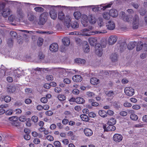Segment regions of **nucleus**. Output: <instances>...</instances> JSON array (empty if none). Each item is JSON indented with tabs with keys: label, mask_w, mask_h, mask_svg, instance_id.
Here are the masks:
<instances>
[{
	"label": "nucleus",
	"mask_w": 147,
	"mask_h": 147,
	"mask_svg": "<svg viewBox=\"0 0 147 147\" xmlns=\"http://www.w3.org/2000/svg\"><path fill=\"white\" fill-rule=\"evenodd\" d=\"M92 27H90L89 29L84 28L81 30L79 32V35H80L83 36H89L90 35L94 34H98L100 33H106L107 31L106 30H103L101 31H95L94 32L90 31V30L92 29Z\"/></svg>",
	"instance_id": "f257e3e1"
},
{
	"label": "nucleus",
	"mask_w": 147,
	"mask_h": 147,
	"mask_svg": "<svg viewBox=\"0 0 147 147\" xmlns=\"http://www.w3.org/2000/svg\"><path fill=\"white\" fill-rule=\"evenodd\" d=\"M6 5L5 2L0 4V16L5 18H7L11 12L9 7H6Z\"/></svg>",
	"instance_id": "f03ea898"
},
{
	"label": "nucleus",
	"mask_w": 147,
	"mask_h": 147,
	"mask_svg": "<svg viewBox=\"0 0 147 147\" xmlns=\"http://www.w3.org/2000/svg\"><path fill=\"white\" fill-rule=\"evenodd\" d=\"M123 20L128 22H131L133 20V28L134 29L138 28L139 25V18L138 16L136 15L134 18L132 19V16L130 15L125 16L123 18Z\"/></svg>",
	"instance_id": "7ed1b4c3"
},
{
	"label": "nucleus",
	"mask_w": 147,
	"mask_h": 147,
	"mask_svg": "<svg viewBox=\"0 0 147 147\" xmlns=\"http://www.w3.org/2000/svg\"><path fill=\"white\" fill-rule=\"evenodd\" d=\"M46 7L49 10V15L51 18L54 20H55L57 18V13L55 12V7H61V5H46Z\"/></svg>",
	"instance_id": "20e7f679"
},
{
	"label": "nucleus",
	"mask_w": 147,
	"mask_h": 147,
	"mask_svg": "<svg viewBox=\"0 0 147 147\" xmlns=\"http://www.w3.org/2000/svg\"><path fill=\"white\" fill-rule=\"evenodd\" d=\"M16 16L19 19H22L25 16V13L22 8L18 7L17 8L16 12Z\"/></svg>",
	"instance_id": "39448f33"
},
{
	"label": "nucleus",
	"mask_w": 147,
	"mask_h": 147,
	"mask_svg": "<svg viewBox=\"0 0 147 147\" xmlns=\"http://www.w3.org/2000/svg\"><path fill=\"white\" fill-rule=\"evenodd\" d=\"M20 5H22L23 7H29L30 6L32 5L33 7H34L35 6H41L43 7H44V5H40L38 4H31V3H25V2H17Z\"/></svg>",
	"instance_id": "423d86ee"
},
{
	"label": "nucleus",
	"mask_w": 147,
	"mask_h": 147,
	"mask_svg": "<svg viewBox=\"0 0 147 147\" xmlns=\"http://www.w3.org/2000/svg\"><path fill=\"white\" fill-rule=\"evenodd\" d=\"M27 17L28 20L32 22L36 19L34 13L32 11H29L27 12Z\"/></svg>",
	"instance_id": "0eeeda50"
},
{
	"label": "nucleus",
	"mask_w": 147,
	"mask_h": 147,
	"mask_svg": "<svg viewBox=\"0 0 147 147\" xmlns=\"http://www.w3.org/2000/svg\"><path fill=\"white\" fill-rule=\"evenodd\" d=\"M124 92L126 95L131 96L134 93V89L132 88L126 87L124 89Z\"/></svg>",
	"instance_id": "6e6552de"
},
{
	"label": "nucleus",
	"mask_w": 147,
	"mask_h": 147,
	"mask_svg": "<svg viewBox=\"0 0 147 147\" xmlns=\"http://www.w3.org/2000/svg\"><path fill=\"white\" fill-rule=\"evenodd\" d=\"M89 42L90 45L94 46L98 43V40L96 37H90L88 38Z\"/></svg>",
	"instance_id": "1a4fd4ad"
},
{
	"label": "nucleus",
	"mask_w": 147,
	"mask_h": 147,
	"mask_svg": "<svg viewBox=\"0 0 147 147\" xmlns=\"http://www.w3.org/2000/svg\"><path fill=\"white\" fill-rule=\"evenodd\" d=\"M117 39V38L116 36H111L108 40V43L110 45H113L116 42Z\"/></svg>",
	"instance_id": "9d476101"
},
{
	"label": "nucleus",
	"mask_w": 147,
	"mask_h": 147,
	"mask_svg": "<svg viewBox=\"0 0 147 147\" xmlns=\"http://www.w3.org/2000/svg\"><path fill=\"white\" fill-rule=\"evenodd\" d=\"M58 44L56 43H53L50 46V50L53 52H55L57 51L58 50Z\"/></svg>",
	"instance_id": "9b49d317"
},
{
	"label": "nucleus",
	"mask_w": 147,
	"mask_h": 147,
	"mask_svg": "<svg viewBox=\"0 0 147 147\" xmlns=\"http://www.w3.org/2000/svg\"><path fill=\"white\" fill-rule=\"evenodd\" d=\"M89 19L87 16L85 14H83L81 20V23L84 27H86L87 25L88 19Z\"/></svg>",
	"instance_id": "f8f14e48"
},
{
	"label": "nucleus",
	"mask_w": 147,
	"mask_h": 147,
	"mask_svg": "<svg viewBox=\"0 0 147 147\" xmlns=\"http://www.w3.org/2000/svg\"><path fill=\"white\" fill-rule=\"evenodd\" d=\"M123 139L122 136L119 134H115L113 136V140L114 141L119 142L122 141Z\"/></svg>",
	"instance_id": "ddd939ff"
},
{
	"label": "nucleus",
	"mask_w": 147,
	"mask_h": 147,
	"mask_svg": "<svg viewBox=\"0 0 147 147\" xmlns=\"http://www.w3.org/2000/svg\"><path fill=\"white\" fill-rule=\"evenodd\" d=\"M111 4H109L108 5H107L105 6L104 7H103L101 5H100L99 6L100 7H95L94 6H92L94 7L92 8V10L93 11H98L99 10H100V9H102L103 10H105L106 8L110 7H111Z\"/></svg>",
	"instance_id": "4468645a"
},
{
	"label": "nucleus",
	"mask_w": 147,
	"mask_h": 147,
	"mask_svg": "<svg viewBox=\"0 0 147 147\" xmlns=\"http://www.w3.org/2000/svg\"><path fill=\"white\" fill-rule=\"evenodd\" d=\"M102 47L98 45L95 47V53L96 55L99 56H101L102 54Z\"/></svg>",
	"instance_id": "2eb2a0df"
},
{
	"label": "nucleus",
	"mask_w": 147,
	"mask_h": 147,
	"mask_svg": "<svg viewBox=\"0 0 147 147\" xmlns=\"http://www.w3.org/2000/svg\"><path fill=\"white\" fill-rule=\"evenodd\" d=\"M106 26L109 30H113L115 28V24L113 21H109L107 24Z\"/></svg>",
	"instance_id": "dca6fc26"
},
{
	"label": "nucleus",
	"mask_w": 147,
	"mask_h": 147,
	"mask_svg": "<svg viewBox=\"0 0 147 147\" xmlns=\"http://www.w3.org/2000/svg\"><path fill=\"white\" fill-rule=\"evenodd\" d=\"M84 133L86 136L88 137L91 136L93 134L92 130L88 128H86L84 129Z\"/></svg>",
	"instance_id": "f3484780"
},
{
	"label": "nucleus",
	"mask_w": 147,
	"mask_h": 147,
	"mask_svg": "<svg viewBox=\"0 0 147 147\" xmlns=\"http://www.w3.org/2000/svg\"><path fill=\"white\" fill-rule=\"evenodd\" d=\"M71 19V17L69 16H66L65 17V24L68 28L70 26V23Z\"/></svg>",
	"instance_id": "a211bd4d"
},
{
	"label": "nucleus",
	"mask_w": 147,
	"mask_h": 147,
	"mask_svg": "<svg viewBox=\"0 0 147 147\" xmlns=\"http://www.w3.org/2000/svg\"><path fill=\"white\" fill-rule=\"evenodd\" d=\"M82 78L81 76L79 75H76L72 78V80L74 82H80L82 80Z\"/></svg>",
	"instance_id": "6ab92c4d"
},
{
	"label": "nucleus",
	"mask_w": 147,
	"mask_h": 147,
	"mask_svg": "<svg viewBox=\"0 0 147 147\" xmlns=\"http://www.w3.org/2000/svg\"><path fill=\"white\" fill-rule=\"evenodd\" d=\"M62 41L63 45L65 46H68L70 43V41L69 38L67 37H64L62 39Z\"/></svg>",
	"instance_id": "aec40b11"
},
{
	"label": "nucleus",
	"mask_w": 147,
	"mask_h": 147,
	"mask_svg": "<svg viewBox=\"0 0 147 147\" xmlns=\"http://www.w3.org/2000/svg\"><path fill=\"white\" fill-rule=\"evenodd\" d=\"M110 14L112 17H115L118 15L117 11L115 9H111L110 11Z\"/></svg>",
	"instance_id": "412c9836"
},
{
	"label": "nucleus",
	"mask_w": 147,
	"mask_h": 147,
	"mask_svg": "<svg viewBox=\"0 0 147 147\" xmlns=\"http://www.w3.org/2000/svg\"><path fill=\"white\" fill-rule=\"evenodd\" d=\"M90 83L93 85H96L98 84L99 82V80L95 78H92L90 80Z\"/></svg>",
	"instance_id": "4be33fe9"
},
{
	"label": "nucleus",
	"mask_w": 147,
	"mask_h": 147,
	"mask_svg": "<svg viewBox=\"0 0 147 147\" xmlns=\"http://www.w3.org/2000/svg\"><path fill=\"white\" fill-rule=\"evenodd\" d=\"M74 16L76 19L78 20L82 16V14L80 12L77 11L74 13Z\"/></svg>",
	"instance_id": "5701e85b"
},
{
	"label": "nucleus",
	"mask_w": 147,
	"mask_h": 147,
	"mask_svg": "<svg viewBox=\"0 0 147 147\" xmlns=\"http://www.w3.org/2000/svg\"><path fill=\"white\" fill-rule=\"evenodd\" d=\"M136 42H131L129 43L127 45V48L129 50L133 49L136 46Z\"/></svg>",
	"instance_id": "b1692460"
},
{
	"label": "nucleus",
	"mask_w": 147,
	"mask_h": 147,
	"mask_svg": "<svg viewBox=\"0 0 147 147\" xmlns=\"http://www.w3.org/2000/svg\"><path fill=\"white\" fill-rule=\"evenodd\" d=\"M15 87L14 86H9L7 88V91L10 93L14 92L15 91Z\"/></svg>",
	"instance_id": "393cba45"
},
{
	"label": "nucleus",
	"mask_w": 147,
	"mask_h": 147,
	"mask_svg": "<svg viewBox=\"0 0 147 147\" xmlns=\"http://www.w3.org/2000/svg\"><path fill=\"white\" fill-rule=\"evenodd\" d=\"M85 100L84 99L80 97H78L76 98V102L78 104H82L84 103Z\"/></svg>",
	"instance_id": "a878e982"
},
{
	"label": "nucleus",
	"mask_w": 147,
	"mask_h": 147,
	"mask_svg": "<svg viewBox=\"0 0 147 147\" xmlns=\"http://www.w3.org/2000/svg\"><path fill=\"white\" fill-rule=\"evenodd\" d=\"M89 21L91 24H94L96 21L95 18L92 15H90L89 17Z\"/></svg>",
	"instance_id": "bb28decb"
},
{
	"label": "nucleus",
	"mask_w": 147,
	"mask_h": 147,
	"mask_svg": "<svg viewBox=\"0 0 147 147\" xmlns=\"http://www.w3.org/2000/svg\"><path fill=\"white\" fill-rule=\"evenodd\" d=\"M23 71H20L19 70H15L14 72V74L16 76H17L18 77H19L20 76H21V74H23Z\"/></svg>",
	"instance_id": "cd10ccee"
},
{
	"label": "nucleus",
	"mask_w": 147,
	"mask_h": 147,
	"mask_svg": "<svg viewBox=\"0 0 147 147\" xmlns=\"http://www.w3.org/2000/svg\"><path fill=\"white\" fill-rule=\"evenodd\" d=\"M65 17V14L62 11L59 12L58 13V18L60 20H62L64 19Z\"/></svg>",
	"instance_id": "c85d7f7f"
},
{
	"label": "nucleus",
	"mask_w": 147,
	"mask_h": 147,
	"mask_svg": "<svg viewBox=\"0 0 147 147\" xmlns=\"http://www.w3.org/2000/svg\"><path fill=\"white\" fill-rule=\"evenodd\" d=\"M34 10L36 12L39 13L43 12L44 10L43 8L39 7H35Z\"/></svg>",
	"instance_id": "c756f323"
},
{
	"label": "nucleus",
	"mask_w": 147,
	"mask_h": 147,
	"mask_svg": "<svg viewBox=\"0 0 147 147\" xmlns=\"http://www.w3.org/2000/svg\"><path fill=\"white\" fill-rule=\"evenodd\" d=\"M98 114L101 117H105L107 116V113L104 111H98Z\"/></svg>",
	"instance_id": "7c9ffc66"
},
{
	"label": "nucleus",
	"mask_w": 147,
	"mask_h": 147,
	"mask_svg": "<svg viewBox=\"0 0 147 147\" xmlns=\"http://www.w3.org/2000/svg\"><path fill=\"white\" fill-rule=\"evenodd\" d=\"M75 62L79 64H84L86 62V61L81 59H75Z\"/></svg>",
	"instance_id": "2f4dec72"
},
{
	"label": "nucleus",
	"mask_w": 147,
	"mask_h": 147,
	"mask_svg": "<svg viewBox=\"0 0 147 147\" xmlns=\"http://www.w3.org/2000/svg\"><path fill=\"white\" fill-rule=\"evenodd\" d=\"M105 93L106 95L109 97L112 96L114 94V92L112 90L106 91Z\"/></svg>",
	"instance_id": "473e14b6"
},
{
	"label": "nucleus",
	"mask_w": 147,
	"mask_h": 147,
	"mask_svg": "<svg viewBox=\"0 0 147 147\" xmlns=\"http://www.w3.org/2000/svg\"><path fill=\"white\" fill-rule=\"evenodd\" d=\"M146 46V45H143L141 43H138L136 46V50L138 51L140 50L143 47Z\"/></svg>",
	"instance_id": "72a5a7b5"
},
{
	"label": "nucleus",
	"mask_w": 147,
	"mask_h": 147,
	"mask_svg": "<svg viewBox=\"0 0 147 147\" xmlns=\"http://www.w3.org/2000/svg\"><path fill=\"white\" fill-rule=\"evenodd\" d=\"M71 25L72 28L74 29L78 28L79 26V24L76 22H72L71 24Z\"/></svg>",
	"instance_id": "f704fd0d"
},
{
	"label": "nucleus",
	"mask_w": 147,
	"mask_h": 147,
	"mask_svg": "<svg viewBox=\"0 0 147 147\" xmlns=\"http://www.w3.org/2000/svg\"><path fill=\"white\" fill-rule=\"evenodd\" d=\"M116 122V121L115 119L113 118H112L109 121L107 122V124L109 125H114L115 124Z\"/></svg>",
	"instance_id": "c9c22d12"
},
{
	"label": "nucleus",
	"mask_w": 147,
	"mask_h": 147,
	"mask_svg": "<svg viewBox=\"0 0 147 147\" xmlns=\"http://www.w3.org/2000/svg\"><path fill=\"white\" fill-rule=\"evenodd\" d=\"M111 59L112 61H113L114 62L117 61V55L116 53L112 54L111 55Z\"/></svg>",
	"instance_id": "e433bc0d"
},
{
	"label": "nucleus",
	"mask_w": 147,
	"mask_h": 147,
	"mask_svg": "<svg viewBox=\"0 0 147 147\" xmlns=\"http://www.w3.org/2000/svg\"><path fill=\"white\" fill-rule=\"evenodd\" d=\"M115 127L114 126H113V125H109L107 127V130L109 131H114L115 130Z\"/></svg>",
	"instance_id": "4c0bfd02"
},
{
	"label": "nucleus",
	"mask_w": 147,
	"mask_h": 147,
	"mask_svg": "<svg viewBox=\"0 0 147 147\" xmlns=\"http://www.w3.org/2000/svg\"><path fill=\"white\" fill-rule=\"evenodd\" d=\"M110 14L109 13L105 12L103 14V16L104 18L106 20H109L110 18Z\"/></svg>",
	"instance_id": "58836bf2"
},
{
	"label": "nucleus",
	"mask_w": 147,
	"mask_h": 147,
	"mask_svg": "<svg viewBox=\"0 0 147 147\" xmlns=\"http://www.w3.org/2000/svg\"><path fill=\"white\" fill-rule=\"evenodd\" d=\"M49 16V14L47 12H44L42 13L40 15V17H42V18H44L47 20V17Z\"/></svg>",
	"instance_id": "ea45409f"
},
{
	"label": "nucleus",
	"mask_w": 147,
	"mask_h": 147,
	"mask_svg": "<svg viewBox=\"0 0 147 147\" xmlns=\"http://www.w3.org/2000/svg\"><path fill=\"white\" fill-rule=\"evenodd\" d=\"M80 117L82 119L85 121H87L89 120L88 116L85 115H80Z\"/></svg>",
	"instance_id": "a19ab883"
},
{
	"label": "nucleus",
	"mask_w": 147,
	"mask_h": 147,
	"mask_svg": "<svg viewBox=\"0 0 147 147\" xmlns=\"http://www.w3.org/2000/svg\"><path fill=\"white\" fill-rule=\"evenodd\" d=\"M83 50L85 52L88 53L89 51L90 48L88 45L86 44L83 47Z\"/></svg>",
	"instance_id": "79ce46f5"
},
{
	"label": "nucleus",
	"mask_w": 147,
	"mask_h": 147,
	"mask_svg": "<svg viewBox=\"0 0 147 147\" xmlns=\"http://www.w3.org/2000/svg\"><path fill=\"white\" fill-rule=\"evenodd\" d=\"M46 20L44 18H42V17L40 16L39 20L38 22V24L40 25H43L46 22Z\"/></svg>",
	"instance_id": "37998d69"
},
{
	"label": "nucleus",
	"mask_w": 147,
	"mask_h": 147,
	"mask_svg": "<svg viewBox=\"0 0 147 147\" xmlns=\"http://www.w3.org/2000/svg\"><path fill=\"white\" fill-rule=\"evenodd\" d=\"M32 136L35 137H37V136H38L39 138L42 137V136L41 134H38L36 132V131H33L32 132Z\"/></svg>",
	"instance_id": "c03bdc74"
},
{
	"label": "nucleus",
	"mask_w": 147,
	"mask_h": 147,
	"mask_svg": "<svg viewBox=\"0 0 147 147\" xmlns=\"http://www.w3.org/2000/svg\"><path fill=\"white\" fill-rule=\"evenodd\" d=\"M43 39L41 37L39 38H38L37 43L38 46H40L43 44Z\"/></svg>",
	"instance_id": "a18cd8bd"
},
{
	"label": "nucleus",
	"mask_w": 147,
	"mask_h": 147,
	"mask_svg": "<svg viewBox=\"0 0 147 147\" xmlns=\"http://www.w3.org/2000/svg\"><path fill=\"white\" fill-rule=\"evenodd\" d=\"M87 96L90 98L94 97L95 96L94 94L92 92H86Z\"/></svg>",
	"instance_id": "49530a36"
},
{
	"label": "nucleus",
	"mask_w": 147,
	"mask_h": 147,
	"mask_svg": "<svg viewBox=\"0 0 147 147\" xmlns=\"http://www.w3.org/2000/svg\"><path fill=\"white\" fill-rule=\"evenodd\" d=\"M53 144L55 147H63L61 146V143L59 141L54 142Z\"/></svg>",
	"instance_id": "de8ad7c7"
},
{
	"label": "nucleus",
	"mask_w": 147,
	"mask_h": 147,
	"mask_svg": "<svg viewBox=\"0 0 147 147\" xmlns=\"http://www.w3.org/2000/svg\"><path fill=\"white\" fill-rule=\"evenodd\" d=\"M130 118L131 119L134 120H136L138 119V116L134 114H131L130 115Z\"/></svg>",
	"instance_id": "09e8293b"
},
{
	"label": "nucleus",
	"mask_w": 147,
	"mask_h": 147,
	"mask_svg": "<svg viewBox=\"0 0 147 147\" xmlns=\"http://www.w3.org/2000/svg\"><path fill=\"white\" fill-rule=\"evenodd\" d=\"M10 34L13 38H16L17 36V33L13 31H12L10 32Z\"/></svg>",
	"instance_id": "8fccbe9b"
},
{
	"label": "nucleus",
	"mask_w": 147,
	"mask_h": 147,
	"mask_svg": "<svg viewBox=\"0 0 147 147\" xmlns=\"http://www.w3.org/2000/svg\"><path fill=\"white\" fill-rule=\"evenodd\" d=\"M57 97L59 100L60 101H63L65 99V96L63 95H59Z\"/></svg>",
	"instance_id": "3c124183"
},
{
	"label": "nucleus",
	"mask_w": 147,
	"mask_h": 147,
	"mask_svg": "<svg viewBox=\"0 0 147 147\" xmlns=\"http://www.w3.org/2000/svg\"><path fill=\"white\" fill-rule=\"evenodd\" d=\"M9 120L11 121H16L18 120V117L16 116H13L10 117L9 118Z\"/></svg>",
	"instance_id": "603ef678"
},
{
	"label": "nucleus",
	"mask_w": 147,
	"mask_h": 147,
	"mask_svg": "<svg viewBox=\"0 0 147 147\" xmlns=\"http://www.w3.org/2000/svg\"><path fill=\"white\" fill-rule=\"evenodd\" d=\"M107 45V42L106 40H104L102 42L100 45H99L100 46L102 47V48H105L106 47V46Z\"/></svg>",
	"instance_id": "864d4df0"
},
{
	"label": "nucleus",
	"mask_w": 147,
	"mask_h": 147,
	"mask_svg": "<svg viewBox=\"0 0 147 147\" xmlns=\"http://www.w3.org/2000/svg\"><path fill=\"white\" fill-rule=\"evenodd\" d=\"M59 71L61 74H65V73L66 72V70L65 69L63 68H60L59 69Z\"/></svg>",
	"instance_id": "5fc2aeb1"
},
{
	"label": "nucleus",
	"mask_w": 147,
	"mask_h": 147,
	"mask_svg": "<svg viewBox=\"0 0 147 147\" xmlns=\"http://www.w3.org/2000/svg\"><path fill=\"white\" fill-rule=\"evenodd\" d=\"M31 120L34 122L36 123L38 121V118L37 116H34L32 117Z\"/></svg>",
	"instance_id": "6e6d98bb"
},
{
	"label": "nucleus",
	"mask_w": 147,
	"mask_h": 147,
	"mask_svg": "<svg viewBox=\"0 0 147 147\" xmlns=\"http://www.w3.org/2000/svg\"><path fill=\"white\" fill-rule=\"evenodd\" d=\"M4 101L6 102H9L11 100V97L8 96H7L4 97Z\"/></svg>",
	"instance_id": "4d7b16f0"
},
{
	"label": "nucleus",
	"mask_w": 147,
	"mask_h": 147,
	"mask_svg": "<svg viewBox=\"0 0 147 147\" xmlns=\"http://www.w3.org/2000/svg\"><path fill=\"white\" fill-rule=\"evenodd\" d=\"M46 79L48 81H52L53 80V76L51 75H48L46 77Z\"/></svg>",
	"instance_id": "13d9d810"
},
{
	"label": "nucleus",
	"mask_w": 147,
	"mask_h": 147,
	"mask_svg": "<svg viewBox=\"0 0 147 147\" xmlns=\"http://www.w3.org/2000/svg\"><path fill=\"white\" fill-rule=\"evenodd\" d=\"M98 26L101 27L103 25V22L102 20L101 19H100L98 21Z\"/></svg>",
	"instance_id": "bf43d9fd"
},
{
	"label": "nucleus",
	"mask_w": 147,
	"mask_h": 147,
	"mask_svg": "<svg viewBox=\"0 0 147 147\" xmlns=\"http://www.w3.org/2000/svg\"><path fill=\"white\" fill-rule=\"evenodd\" d=\"M14 111L15 113V114L16 115L19 114L22 112L21 110L20 109H15Z\"/></svg>",
	"instance_id": "052dcab7"
},
{
	"label": "nucleus",
	"mask_w": 147,
	"mask_h": 147,
	"mask_svg": "<svg viewBox=\"0 0 147 147\" xmlns=\"http://www.w3.org/2000/svg\"><path fill=\"white\" fill-rule=\"evenodd\" d=\"M89 116L91 117L94 118L96 116V114L93 112H90L88 114Z\"/></svg>",
	"instance_id": "680f3d73"
},
{
	"label": "nucleus",
	"mask_w": 147,
	"mask_h": 147,
	"mask_svg": "<svg viewBox=\"0 0 147 147\" xmlns=\"http://www.w3.org/2000/svg\"><path fill=\"white\" fill-rule=\"evenodd\" d=\"M113 105L115 108H119L120 107V105L118 102L116 101L114 102L113 104Z\"/></svg>",
	"instance_id": "e2e57ef3"
},
{
	"label": "nucleus",
	"mask_w": 147,
	"mask_h": 147,
	"mask_svg": "<svg viewBox=\"0 0 147 147\" xmlns=\"http://www.w3.org/2000/svg\"><path fill=\"white\" fill-rule=\"evenodd\" d=\"M47 138L48 140L50 141H52L54 140V138L52 136L49 135L47 136Z\"/></svg>",
	"instance_id": "0e129e2a"
},
{
	"label": "nucleus",
	"mask_w": 147,
	"mask_h": 147,
	"mask_svg": "<svg viewBox=\"0 0 147 147\" xmlns=\"http://www.w3.org/2000/svg\"><path fill=\"white\" fill-rule=\"evenodd\" d=\"M55 91L57 93H59L61 91V89L60 87H56L54 88Z\"/></svg>",
	"instance_id": "69168bd1"
},
{
	"label": "nucleus",
	"mask_w": 147,
	"mask_h": 147,
	"mask_svg": "<svg viewBox=\"0 0 147 147\" xmlns=\"http://www.w3.org/2000/svg\"><path fill=\"white\" fill-rule=\"evenodd\" d=\"M45 114L47 116H50L52 115L53 113L51 111H48L45 112Z\"/></svg>",
	"instance_id": "338daca9"
},
{
	"label": "nucleus",
	"mask_w": 147,
	"mask_h": 147,
	"mask_svg": "<svg viewBox=\"0 0 147 147\" xmlns=\"http://www.w3.org/2000/svg\"><path fill=\"white\" fill-rule=\"evenodd\" d=\"M19 120L20 121L22 122H24L26 121V118L24 116H21L19 118Z\"/></svg>",
	"instance_id": "774afa93"
}]
</instances>
